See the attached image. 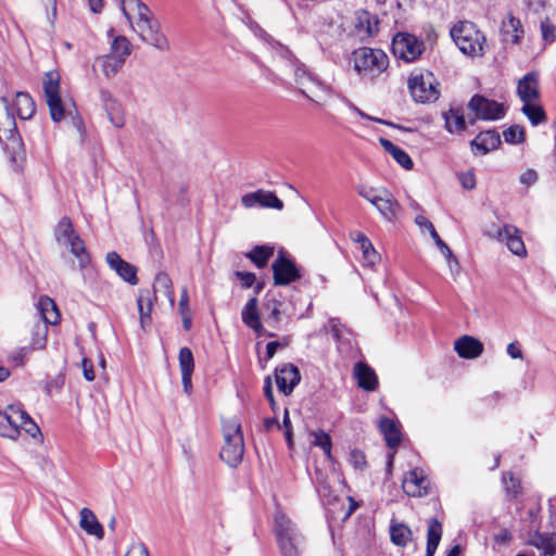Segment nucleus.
I'll use <instances>...</instances> for the list:
<instances>
[{
  "instance_id": "1",
  "label": "nucleus",
  "mask_w": 556,
  "mask_h": 556,
  "mask_svg": "<svg viewBox=\"0 0 556 556\" xmlns=\"http://www.w3.org/2000/svg\"><path fill=\"white\" fill-rule=\"evenodd\" d=\"M274 533L282 556L301 555L302 534L282 511L275 514Z\"/></svg>"
},
{
  "instance_id": "2",
  "label": "nucleus",
  "mask_w": 556,
  "mask_h": 556,
  "mask_svg": "<svg viewBox=\"0 0 556 556\" xmlns=\"http://www.w3.org/2000/svg\"><path fill=\"white\" fill-rule=\"evenodd\" d=\"M223 433L225 444L219 452V457L228 466L235 468L242 462L244 453L241 426L236 420L224 421Z\"/></svg>"
},
{
  "instance_id": "3",
  "label": "nucleus",
  "mask_w": 556,
  "mask_h": 556,
  "mask_svg": "<svg viewBox=\"0 0 556 556\" xmlns=\"http://www.w3.org/2000/svg\"><path fill=\"white\" fill-rule=\"evenodd\" d=\"M451 37L466 55H480L485 42L484 35L471 22H459L451 29Z\"/></svg>"
},
{
  "instance_id": "4",
  "label": "nucleus",
  "mask_w": 556,
  "mask_h": 556,
  "mask_svg": "<svg viewBox=\"0 0 556 556\" xmlns=\"http://www.w3.org/2000/svg\"><path fill=\"white\" fill-rule=\"evenodd\" d=\"M354 68L364 77L375 78L389 65L388 55L379 49L359 48L354 51Z\"/></svg>"
},
{
  "instance_id": "5",
  "label": "nucleus",
  "mask_w": 556,
  "mask_h": 556,
  "mask_svg": "<svg viewBox=\"0 0 556 556\" xmlns=\"http://www.w3.org/2000/svg\"><path fill=\"white\" fill-rule=\"evenodd\" d=\"M407 86L410 96L418 103H431L439 99V84L430 72H413Z\"/></svg>"
},
{
  "instance_id": "6",
  "label": "nucleus",
  "mask_w": 556,
  "mask_h": 556,
  "mask_svg": "<svg viewBox=\"0 0 556 556\" xmlns=\"http://www.w3.org/2000/svg\"><path fill=\"white\" fill-rule=\"evenodd\" d=\"M42 87L50 116L53 122L58 123L65 115L60 96V74L55 71L47 72L42 79Z\"/></svg>"
},
{
  "instance_id": "7",
  "label": "nucleus",
  "mask_w": 556,
  "mask_h": 556,
  "mask_svg": "<svg viewBox=\"0 0 556 556\" xmlns=\"http://www.w3.org/2000/svg\"><path fill=\"white\" fill-rule=\"evenodd\" d=\"M392 51L396 58L405 62H414L425 51V42L414 35L400 33L393 38Z\"/></svg>"
},
{
  "instance_id": "8",
  "label": "nucleus",
  "mask_w": 556,
  "mask_h": 556,
  "mask_svg": "<svg viewBox=\"0 0 556 556\" xmlns=\"http://www.w3.org/2000/svg\"><path fill=\"white\" fill-rule=\"evenodd\" d=\"M468 109L475 113L476 118L483 121L501 119L506 113L504 104L480 94H475L470 99Z\"/></svg>"
},
{
  "instance_id": "9",
  "label": "nucleus",
  "mask_w": 556,
  "mask_h": 556,
  "mask_svg": "<svg viewBox=\"0 0 556 556\" xmlns=\"http://www.w3.org/2000/svg\"><path fill=\"white\" fill-rule=\"evenodd\" d=\"M275 286H287L299 280L302 275L300 268L287 255L285 251H280L273 265Z\"/></svg>"
},
{
  "instance_id": "10",
  "label": "nucleus",
  "mask_w": 556,
  "mask_h": 556,
  "mask_svg": "<svg viewBox=\"0 0 556 556\" xmlns=\"http://www.w3.org/2000/svg\"><path fill=\"white\" fill-rule=\"evenodd\" d=\"M241 203L244 207L251 208L254 206H261L266 208L282 210L283 202L273 191H265L258 189L254 192L245 193L241 198Z\"/></svg>"
},
{
  "instance_id": "11",
  "label": "nucleus",
  "mask_w": 556,
  "mask_h": 556,
  "mask_svg": "<svg viewBox=\"0 0 556 556\" xmlns=\"http://www.w3.org/2000/svg\"><path fill=\"white\" fill-rule=\"evenodd\" d=\"M275 378L279 391L285 395H290L294 388L300 383L301 375L296 366L288 363L276 368Z\"/></svg>"
},
{
  "instance_id": "12",
  "label": "nucleus",
  "mask_w": 556,
  "mask_h": 556,
  "mask_svg": "<svg viewBox=\"0 0 556 556\" xmlns=\"http://www.w3.org/2000/svg\"><path fill=\"white\" fill-rule=\"evenodd\" d=\"M403 490L408 496H425L429 494L430 481L419 468L407 472L403 480Z\"/></svg>"
},
{
  "instance_id": "13",
  "label": "nucleus",
  "mask_w": 556,
  "mask_h": 556,
  "mask_svg": "<svg viewBox=\"0 0 556 556\" xmlns=\"http://www.w3.org/2000/svg\"><path fill=\"white\" fill-rule=\"evenodd\" d=\"M496 239L504 242L515 255L525 256L527 254L521 232L516 226L504 225L496 231Z\"/></svg>"
},
{
  "instance_id": "14",
  "label": "nucleus",
  "mask_w": 556,
  "mask_h": 556,
  "mask_svg": "<svg viewBox=\"0 0 556 556\" xmlns=\"http://www.w3.org/2000/svg\"><path fill=\"white\" fill-rule=\"evenodd\" d=\"M23 418L22 408L10 405L0 412V435L16 440L18 438V420Z\"/></svg>"
},
{
  "instance_id": "15",
  "label": "nucleus",
  "mask_w": 556,
  "mask_h": 556,
  "mask_svg": "<svg viewBox=\"0 0 556 556\" xmlns=\"http://www.w3.org/2000/svg\"><path fill=\"white\" fill-rule=\"evenodd\" d=\"M105 261L109 267L114 270L124 281L131 286L138 283L136 266L124 261L117 252H109L105 256Z\"/></svg>"
},
{
  "instance_id": "16",
  "label": "nucleus",
  "mask_w": 556,
  "mask_h": 556,
  "mask_svg": "<svg viewBox=\"0 0 556 556\" xmlns=\"http://www.w3.org/2000/svg\"><path fill=\"white\" fill-rule=\"evenodd\" d=\"M354 31L362 39L372 37L379 30V20L366 10H358L354 15Z\"/></svg>"
},
{
  "instance_id": "17",
  "label": "nucleus",
  "mask_w": 556,
  "mask_h": 556,
  "mask_svg": "<svg viewBox=\"0 0 556 556\" xmlns=\"http://www.w3.org/2000/svg\"><path fill=\"white\" fill-rule=\"evenodd\" d=\"M16 122L8 98H0V141L10 140L16 134Z\"/></svg>"
},
{
  "instance_id": "18",
  "label": "nucleus",
  "mask_w": 556,
  "mask_h": 556,
  "mask_svg": "<svg viewBox=\"0 0 556 556\" xmlns=\"http://www.w3.org/2000/svg\"><path fill=\"white\" fill-rule=\"evenodd\" d=\"M517 94L522 103L536 101L540 98L539 74L530 72L519 79Z\"/></svg>"
},
{
  "instance_id": "19",
  "label": "nucleus",
  "mask_w": 556,
  "mask_h": 556,
  "mask_svg": "<svg viewBox=\"0 0 556 556\" xmlns=\"http://www.w3.org/2000/svg\"><path fill=\"white\" fill-rule=\"evenodd\" d=\"M241 317L243 324L247 327L253 329L256 333H264L267 337H275V333L266 332L261 323L257 298L253 296L247 302L241 312Z\"/></svg>"
},
{
  "instance_id": "20",
  "label": "nucleus",
  "mask_w": 556,
  "mask_h": 556,
  "mask_svg": "<svg viewBox=\"0 0 556 556\" xmlns=\"http://www.w3.org/2000/svg\"><path fill=\"white\" fill-rule=\"evenodd\" d=\"M500 144L501 136L496 130L492 129L477 135L471 141V149L473 153L485 155L490 151L497 149Z\"/></svg>"
},
{
  "instance_id": "21",
  "label": "nucleus",
  "mask_w": 556,
  "mask_h": 556,
  "mask_svg": "<svg viewBox=\"0 0 556 556\" xmlns=\"http://www.w3.org/2000/svg\"><path fill=\"white\" fill-rule=\"evenodd\" d=\"M454 349L459 357L466 359L477 358L483 353L482 342L470 336H463L457 339Z\"/></svg>"
},
{
  "instance_id": "22",
  "label": "nucleus",
  "mask_w": 556,
  "mask_h": 556,
  "mask_svg": "<svg viewBox=\"0 0 556 556\" xmlns=\"http://www.w3.org/2000/svg\"><path fill=\"white\" fill-rule=\"evenodd\" d=\"M156 299L154 294L149 289H140L139 295L137 299V305L140 316V326L143 331H147V329L150 327L152 319H151V312L153 308V301Z\"/></svg>"
},
{
  "instance_id": "23",
  "label": "nucleus",
  "mask_w": 556,
  "mask_h": 556,
  "mask_svg": "<svg viewBox=\"0 0 556 556\" xmlns=\"http://www.w3.org/2000/svg\"><path fill=\"white\" fill-rule=\"evenodd\" d=\"M527 543L543 551V556H553L556 554V533H541L534 531L529 534Z\"/></svg>"
},
{
  "instance_id": "24",
  "label": "nucleus",
  "mask_w": 556,
  "mask_h": 556,
  "mask_svg": "<svg viewBox=\"0 0 556 556\" xmlns=\"http://www.w3.org/2000/svg\"><path fill=\"white\" fill-rule=\"evenodd\" d=\"M354 376L357 384L365 391H375L378 387V377L372 368L363 362H358L354 367Z\"/></svg>"
},
{
  "instance_id": "25",
  "label": "nucleus",
  "mask_w": 556,
  "mask_h": 556,
  "mask_svg": "<svg viewBox=\"0 0 556 556\" xmlns=\"http://www.w3.org/2000/svg\"><path fill=\"white\" fill-rule=\"evenodd\" d=\"M37 308L42 318V324L56 325L60 321L61 314L55 302L51 298L47 295L40 296Z\"/></svg>"
},
{
  "instance_id": "26",
  "label": "nucleus",
  "mask_w": 556,
  "mask_h": 556,
  "mask_svg": "<svg viewBox=\"0 0 556 556\" xmlns=\"http://www.w3.org/2000/svg\"><path fill=\"white\" fill-rule=\"evenodd\" d=\"M442 117L444 119V127L448 132H462L466 129L463 108H451L448 111L442 113Z\"/></svg>"
},
{
  "instance_id": "27",
  "label": "nucleus",
  "mask_w": 556,
  "mask_h": 556,
  "mask_svg": "<svg viewBox=\"0 0 556 556\" xmlns=\"http://www.w3.org/2000/svg\"><path fill=\"white\" fill-rule=\"evenodd\" d=\"M79 526L88 534L102 539L104 531L101 523L98 521L93 511L87 507L83 508L79 513Z\"/></svg>"
},
{
  "instance_id": "28",
  "label": "nucleus",
  "mask_w": 556,
  "mask_h": 556,
  "mask_svg": "<svg viewBox=\"0 0 556 556\" xmlns=\"http://www.w3.org/2000/svg\"><path fill=\"white\" fill-rule=\"evenodd\" d=\"M442 525L437 518L428 520L426 556H433L442 538Z\"/></svg>"
},
{
  "instance_id": "29",
  "label": "nucleus",
  "mask_w": 556,
  "mask_h": 556,
  "mask_svg": "<svg viewBox=\"0 0 556 556\" xmlns=\"http://www.w3.org/2000/svg\"><path fill=\"white\" fill-rule=\"evenodd\" d=\"M140 38L155 47L159 50H167L169 48L166 37L161 33L160 25L157 22L153 23L150 27L144 29L140 35Z\"/></svg>"
},
{
  "instance_id": "30",
  "label": "nucleus",
  "mask_w": 556,
  "mask_h": 556,
  "mask_svg": "<svg viewBox=\"0 0 556 556\" xmlns=\"http://www.w3.org/2000/svg\"><path fill=\"white\" fill-rule=\"evenodd\" d=\"M504 40L514 45L518 43L523 36L522 25L519 18L509 14L507 21L502 23Z\"/></svg>"
},
{
  "instance_id": "31",
  "label": "nucleus",
  "mask_w": 556,
  "mask_h": 556,
  "mask_svg": "<svg viewBox=\"0 0 556 556\" xmlns=\"http://www.w3.org/2000/svg\"><path fill=\"white\" fill-rule=\"evenodd\" d=\"M379 428L389 447L394 448L401 443V432L394 420L388 417L381 418Z\"/></svg>"
},
{
  "instance_id": "32",
  "label": "nucleus",
  "mask_w": 556,
  "mask_h": 556,
  "mask_svg": "<svg viewBox=\"0 0 556 556\" xmlns=\"http://www.w3.org/2000/svg\"><path fill=\"white\" fill-rule=\"evenodd\" d=\"M380 192L383 197L380 199V202L376 208L383 217L392 220L400 211V204L389 190L382 189Z\"/></svg>"
},
{
  "instance_id": "33",
  "label": "nucleus",
  "mask_w": 556,
  "mask_h": 556,
  "mask_svg": "<svg viewBox=\"0 0 556 556\" xmlns=\"http://www.w3.org/2000/svg\"><path fill=\"white\" fill-rule=\"evenodd\" d=\"M380 144L383 149L393 156V159L405 169H412L414 166L410 156L400 147L395 146L389 139L380 138Z\"/></svg>"
},
{
  "instance_id": "34",
  "label": "nucleus",
  "mask_w": 556,
  "mask_h": 556,
  "mask_svg": "<svg viewBox=\"0 0 556 556\" xmlns=\"http://www.w3.org/2000/svg\"><path fill=\"white\" fill-rule=\"evenodd\" d=\"M14 106L21 119H29L36 112L35 102L27 92L16 93Z\"/></svg>"
},
{
  "instance_id": "35",
  "label": "nucleus",
  "mask_w": 556,
  "mask_h": 556,
  "mask_svg": "<svg viewBox=\"0 0 556 556\" xmlns=\"http://www.w3.org/2000/svg\"><path fill=\"white\" fill-rule=\"evenodd\" d=\"M130 10L136 11V16H137L136 22L147 21V20L152 18L150 9L144 3H142L140 0H122V11H123L125 17L129 22L131 21V16L129 13Z\"/></svg>"
},
{
  "instance_id": "36",
  "label": "nucleus",
  "mask_w": 556,
  "mask_h": 556,
  "mask_svg": "<svg viewBox=\"0 0 556 556\" xmlns=\"http://www.w3.org/2000/svg\"><path fill=\"white\" fill-rule=\"evenodd\" d=\"M97 64L100 65L105 77L110 78L118 73L123 67L125 61L119 56H114L110 53L97 59Z\"/></svg>"
},
{
  "instance_id": "37",
  "label": "nucleus",
  "mask_w": 556,
  "mask_h": 556,
  "mask_svg": "<svg viewBox=\"0 0 556 556\" xmlns=\"http://www.w3.org/2000/svg\"><path fill=\"white\" fill-rule=\"evenodd\" d=\"M151 292L154 294V296H156L157 292H163L167 296L170 305H174L175 293L172 280L167 274L161 271L155 276L153 290H151Z\"/></svg>"
},
{
  "instance_id": "38",
  "label": "nucleus",
  "mask_w": 556,
  "mask_h": 556,
  "mask_svg": "<svg viewBox=\"0 0 556 556\" xmlns=\"http://www.w3.org/2000/svg\"><path fill=\"white\" fill-rule=\"evenodd\" d=\"M64 245H68L73 255L78 260L80 269H85L90 263V255L86 251L85 243L81 238L77 235L76 237H72V240L64 243Z\"/></svg>"
},
{
  "instance_id": "39",
  "label": "nucleus",
  "mask_w": 556,
  "mask_h": 556,
  "mask_svg": "<svg viewBox=\"0 0 556 556\" xmlns=\"http://www.w3.org/2000/svg\"><path fill=\"white\" fill-rule=\"evenodd\" d=\"M391 542L404 547L413 540V532L405 523H394L390 527Z\"/></svg>"
},
{
  "instance_id": "40",
  "label": "nucleus",
  "mask_w": 556,
  "mask_h": 556,
  "mask_svg": "<svg viewBox=\"0 0 556 556\" xmlns=\"http://www.w3.org/2000/svg\"><path fill=\"white\" fill-rule=\"evenodd\" d=\"M73 223L70 217H62L54 230V237L60 244L67 243V241L72 240V237H76Z\"/></svg>"
},
{
  "instance_id": "41",
  "label": "nucleus",
  "mask_w": 556,
  "mask_h": 556,
  "mask_svg": "<svg viewBox=\"0 0 556 556\" xmlns=\"http://www.w3.org/2000/svg\"><path fill=\"white\" fill-rule=\"evenodd\" d=\"M521 112L528 117L533 126H538L547 119L544 109L533 102L523 103Z\"/></svg>"
},
{
  "instance_id": "42",
  "label": "nucleus",
  "mask_w": 556,
  "mask_h": 556,
  "mask_svg": "<svg viewBox=\"0 0 556 556\" xmlns=\"http://www.w3.org/2000/svg\"><path fill=\"white\" fill-rule=\"evenodd\" d=\"M274 249L270 247L256 245L247 256L258 267L264 268L273 256Z\"/></svg>"
},
{
  "instance_id": "43",
  "label": "nucleus",
  "mask_w": 556,
  "mask_h": 556,
  "mask_svg": "<svg viewBox=\"0 0 556 556\" xmlns=\"http://www.w3.org/2000/svg\"><path fill=\"white\" fill-rule=\"evenodd\" d=\"M105 110L110 122L117 128H122L125 125V116L119 103L115 100L105 101Z\"/></svg>"
},
{
  "instance_id": "44",
  "label": "nucleus",
  "mask_w": 556,
  "mask_h": 556,
  "mask_svg": "<svg viewBox=\"0 0 556 556\" xmlns=\"http://www.w3.org/2000/svg\"><path fill=\"white\" fill-rule=\"evenodd\" d=\"M131 52V45L129 40L125 36H117L113 39L111 43L110 54L114 56H119L124 61Z\"/></svg>"
},
{
  "instance_id": "45",
  "label": "nucleus",
  "mask_w": 556,
  "mask_h": 556,
  "mask_svg": "<svg viewBox=\"0 0 556 556\" xmlns=\"http://www.w3.org/2000/svg\"><path fill=\"white\" fill-rule=\"evenodd\" d=\"M48 325L37 321L33 328L31 348L42 350L47 343Z\"/></svg>"
},
{
  "instance_id": "46",
  "label": "nucleus",
  "mask_w": 556,
  "mask_h": 556,
  "mask_svg": "<svg viewBox=\"0 0 556 556\" xmlns=\"http://www.w3.org/2000/svg\"><path fill=\"white\" fill-rule=\"evenodd\" d=\"M502 482L506 494L510 497H517L522 491L520 479L515 477L511 472H504Z\"/></svg>"
},
{
  "instance_id": "47",
  "label": "nucleus",
  "mask_w": 556,
  "mask_h": 556,
  "mask_svg": "<svg viewBox=\"0 0 556 556\" xmlns=\"http://www.w3.org/2000/svg\"><path fill=\"white\" fill-rule=\"evenodd\" d=\"M311 435L314 438L313 445L320 447L326 454L327 458H331V447L332 442L331 438L324 430H315L311 432Z\"/></svg>"
},
{
  "instance_id": "48",
  "label": "nucleus",
  "mask_w": 556,
  "mask_h": 556,
  "mask_svg": "<svg viewBox=\"0 0 556 556\" xmlns=\"http://www.w3.org/2000/svg\"><path fill=\"white\" fill-rule=\"evenodd\" d=\"M281 306L282 303L278 300H269L265 304V309L268 312L266 320L274 328H277L281 320Z\"/></svg>"
},
{
  "instance_id": "49",
  "label": "nucleus",
  "mask_w": 556,
  "mask_h": 556,
  "mask_svg": "<svg viewBox=\"0 0 556 556\" xmlns=\"http://www.w3.org/2000/svg\"><path fill=\"white\" fill-rule=\"evenodd\" d=\"M504 140L510 144H519L526 140L525 128L520 125H513L503 131Z\"/></svg>"
},
{
  "instance_id": "50",
  "label": "nucleus",
  "mask_w": 556,
  "mask_h": 556,
  "mask_svg": "<svg viewBox=\"0 0 556 556\" xmlns=\"http://www.w3.org/2000/svg\"><path fill=\"white\" fill-rule=\"evenodd\" d=\"M179 367L181 370V374H192L194 369V358L192 351L189 348H181L179 350Z\"/></svg>"
},
{
  "instance_id": "51",
  "label": "nucleus",
  "mask_w": 556,
  "mask_h": 556,
  "mask_svg": "<svg viewBox=\"0 0 556 556\" xmlns=\"http://www.w3.org/2000/svg\"><path fill=\"white\" fill-rule=\"evenodd\" d=\"M382 189L383 188H374V187L361 185L357 187V193L362 198H364L368 202H370L375 207H377V205L380 202V199L383 197L380 192V190H382Z\"/></svg>"
},
{
  "instance_id": "52",
  "label": "nucleus",
  "mask_w": 556,
  "mask_h": 556,
  "mask_svg": "<svg viewBox=\"0 0 556 556\" xmlns=\"http://www.w3.org/2000/svg\"><path fill=\"white\" fill-rule=\"evenodd\" d=\"M179 313L182 318V326L185 330H190L192 325L191 312L189 308V298L186 290L182 291L179 300Z\"/></svg>"
},
{
  "instance_id": "53",
  "label": "nucleus",
  "mask_w": 556,
  "mask_h": 556,
  "mask_svg": "<svg viewBox=\"0 0 556 556\" xmlns=\"http://www.w3.org/2000/svg\"><path fill=\"white\" fill-rule=\"evenodd\" d=\"M22 414L23 418L18 420V433L21 430H24L26 433L35 438L40 433L39 427L24 409H22Z\"/></svg>"
},
{
  "instance_id": "54",
  "label": "nucleus",
  "mask_w": 556,
  "mask_h": 556,
  "mask_svg": "<svg viewBox=\"0 0 556 556\" xmlns=\"http://www.w3.org/2000/svg\"><path fill=\"white\" fill-rule=\"evenodd\" d=\"M288 55L291 59V62L294 67V74L296 76V80L300 85H303V79H311L308 72L304 64H302L290 51H287Z\"/></svg>"
},
{
  "instance_id": "55",
  "label": "nucleus",
  "mask_w": 556,
  "mask_h": 556,
  "mask_svg": "<svg viewBox=\"0 0 556 556\" xmlns=\"http://www.w3.org/2000/svg\"><path fill=\"white\" fill-rule=\"evenodd\" d=\"M363 252V258L366 265L372 266L379 261V254L375 250L370 240L368 241V245L366 243L361 245Z\"/></svg>"
},
{
  "instance_id": "56",
  "label": "nucleus",
  "mask_w": 556,
  "mask_h": 556,
  "mask_svg": "<svg viewBox=\"0 0 556 556\" xmlns=\"http://www.w3.org/2000/svg\"><path fill=\"white\" fill-rule=\"evenodd\" d=\"M350 464L357 470H364L367 466L365 454L359 450L350 453Z\"/></svg>"
},
{
  "instance_id": "57",
  "label": "nucleus",
  "mask_w": 556,
  "mask_h": 556,
  "mask_svg": "<svg viewBox=\"0 0 556 556\" xmlns=\"http://www.w3.org/2000/svg\"><path fill=\"white\" fill-rule=\"evenodd\" d=\"M541 33L542 38L547 42H553L556 39V27L547 17L541 22Z\"/></svg>"
},
{
  "instance_id": "58",
  "label": "nucleus",
  "mask_w": 556,
  "mask_h": 556,
  "mask_svg": "<svg viewBox=\"0 0 556 556\" xmlns=\"http://www.w3.org/2000/svg\"><path fill=\"white\" fill-rule=\"evenodd\" d=\"M457 177L464 189L472 190L476 187V176L472 170L459 173Z\"/></svg>"
},
{
  "instance_id": "59",
  "label": "nucleus",
  "mask_w": 556,
  "mask_h": 556,
  "mask_svg": "<svg viewBox=\"0 0 556 556\" xmlns=\"http://www.w3.org/2000/svg\"><path fill=\"white\" fill-rule=\"evenodd\" d=\"M431 238L434 240L437 247L440 249L441 253L445 258H452V250L447 247V244L440 238L439 233L435 229H432L430 233Z\"/></svg>"
},
{
  "instance_id": "60",
  "label": "nucleus",
  "mask_w": 556,
  "mask_h": 556,
  "mask_svg": "<svg viewBox=\"0 0 556 556\" xmlns=\"http://www.w3.org/2000/svg\"><path fill=\"white\" fill-rule=\"evenodd\" d=\"M125 556H150V553L142 542H137L130 545Z\"/></svg>"
},
{
  "instance_id": "61",
  "label": "nucleus",
  "mask_w": 556,
  "mask_h": 556,
  "mask_svg": "<svg viewBox=\"0 0 556 556\" xmlns=\"http://www.w3.org/2000/svg\"><path fill=\"white\" fill-rule=\"evenodd\" d=\"M348 106L353 112H355L358 116H361L362 118H365V119H368V121H372V122H376V123H379V124H383V125H392L390 122H387V121H384L382 118L374 117V116H370V115L366 114L365 112H363L361 109H358L352 102H348Z\"/></svg>"
},
{
  "instance_id": "62",
  "label": "nucleus",
  "mask_w": 556,
  "mask_h": 556,
  "mask_svg": "<svg viewBox=\"0 0 556 556\" xmlns=\"http://www.w3.org/2000/svg\"><path fill=\"white\" fill-rule=\"evenodd\" d=\"M236 276L241 281L242 286L245 288H250L256 280V277L253 273L248 271H236Z\"/></svg>"
},
{
  "instance_id": "63",
  "label": "nucleus",
  "mask_w": 556,
  "mask_h": 556,
  "mask_svg": "<svg viewBox=\"0 0 556 556\" xmlns=\"http://www.w3.org/2000/svg\"><path fill=\"white\" fill-rule=\"evenodd\" d=\"M84 377L87 381H93L96 378L93 365L88 358H84L81 362Z\"/></svg>"
},
{
  "instance_id": "64",
  "label": "nucleus",
  "mask_w": 556,
  "mask_h": 556,
  "mask_svg": "<svg viewBox=\"0 0 556 556\" xmlns=\"http://www.w3.org/2000/svg\"><path fill=\"white\" fill-rule=\"evenodd\" d=\"M538 180V174L534 169H527L520 176V182L527 186L535 184Z\"/></svg>"
}]
</instances>
